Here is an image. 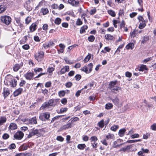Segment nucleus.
<instances>
[{
    "mask_svg": "<svg viewBox=\"0 0 156 156\" xmlns=\"http://www.w3.org/2000/svg\"><path fill=\"white\" fill-rule=\"evenodd\" d=\"M25 122L26 124H36L37 123L36 118L34 117L29 119H27Z\"/></svg>",
    "mask_w": 156,
    "mask_h": 156,
    "instance_id": "1a4fd4ad",
    "label": "nucleus"
},
{
    "mask_svg": "<svg viewBox=\"0 0 156 156\" xmlns=\"http://www.w3.org/2000/svg\"><path fill=\"white\" fill-rule=\"evenodd\" d=\"M149 37L148 36H145L142 38L141 43L142 44L145 43L147 41L149 40Z\"/></svg>",
    "mask_w": 156,
    "mask_h": 156,
    "instance_id": "aec40b11",
    "label": "nucleus"
},
{
    "mask_svg": "<svg viewBox=\"0 0 156 156\" xmlns=\"http://www.w3.org/2000/svg\"><path fill=\"white\" fill-rule=\"evenodd\" d=\"M138 2L139 4L141 6V8H139L138 10L139 11L143 12L144 9L143 7V1H138Z\"/></svg>",
    "mask_w": 156,
    "mask_h": 156,
    "instance_id": "cd10ccee",
    "label": "nucleus"
},
{
    "mask_svg": "<svg viewBox=\"0 0 156 156\" xmlns=\"http://www.w3.org/2000/svg\"><path fill=\"white\" fill-rule=\"evenodd\" d=\"M119 126L118 125H114L111 127V129L113 131H115L119 128Z\"/></svg>",
    "mask_w": 156,
    "mask_h": 156,
    "instance_id": "e433bc0d",
    "label": "nucleus"
},
{
    "mask_svg": "<svg viewBox=\"0 0 156 156\" xmlns=\"http://www.w3.org/2000/svg\"><path fill=\"white\" fill-rule=\"evenodd\" d=\"M148 70V68H147L146 66L142 65L139 69V71H143L145 70Z\"/></svg>",
    "mask_w": 156,
    "mask_h": 156,
    "instance_id": "4be33fe9",
    "label": "nucleus"
},
{
    "mask_svg": "<svg viewBox=\"0 0 156 156\" xmlns=\"http://www.w3.org/2000/svg\"><path fill=\"white\" fill-rule=\"evenodd\" d=\"M6 10V7L2 5H0V14Z\"/></svg>",
    "mask_w": 156,
    "mask_h": 156,
    "instance_id": "4c0bfd02",
    "label": "nucleus"
},
{
    "mask_svg": "<svg viewBox=\"0 0 156 156\" xmlns=\"http://www.w3.org/2000/svg\"><path fill=\"white\" fill-rule=\"evenodd\" d=\"M4 83L8 86L14 87L17 85V81L12 75H7L5 77Z\"/></svg>",
    "mask_w": 156,
    "mask_h": 156,
    "instance_id": "f257e3e1",
    "label": "nucleus"
},
{
    "mask_svg": "<svg viewBox=\"0 0 156 156\" xmlns=\"http://www.w3.org/2000/svg\"><path fill=\"white\" fill-rule=\"evenodd\" d=\"M117 81H111L109 84V88L112 92L115 93V91L119 92V90H121L120 87L117 86L116 85Z\"/></svg>",
    "mask_w": 156,
    "mask_h": 156,
    "instance_id": "f03ea898",
    "label": "nucleus"
},
{
    "mask_svg": "<svg viewBox=\"0 0 156 156\" xmlns=\"http://www.w3.org/2000/svg\"><path fill=\"white\" fill-rule=\"evenodd\" d=\"M88 28V27L87 25L83 26L82 27L80 30V34H82L85 32V30H87Z\"/></svg>",
    "mask_w": 156,
    "mask_h": 156,
    "instance_id": "393cba45",
    "label": "nucleus"
},
{
    "mask_svg": "<svg viewBox=\"0 0 156 156\" xmlns=\"http://www.w3.org/2000/svg\"><path fill=\"white\" fill-rule=\"evenodd\" d=\"M54 100L52 99H51L48 102H46L43 104V106L44 108H45L49 106H51L53 105Z\"/></svg>",
    "mask_w": 156,
    "mask_h": 156,
    "instance_id": "4468645a",
    "label": "nucleus"
},
{
    "mask_svg": "<svg viewBox=\"0 0 156 156\" xmlns=\"http://www.w3.org/2000/svg\"><path fill=\"white\" fill-rule=\"evenodd\" d=\"M98 126L101 128H103L104 126V120L102 119L99 122L98 124Z\"/></svg>",
    "mask_w": 156,
    "mask_h": 156,
    "instance_id": "bb28decb",
    "label": "nucleus"
},
{
    "mask_svg": "<svg viewBox=\"0 0 156 156\" xmlns=\"http://www.w3.org/2000/svg\"><path fill=\"white\" fill-rule=\"evenodd\" d=\"M105 38L107 40H112L113 39V36L109 34H107L105 36Z\"/></svg>",
    "mask_w": 156,
    "mask_h": 156,
    "instance_id": "c756f323",
    "label": "nucleus"
},
{
    "mask_svg": "<svg viewBox=\"0 0 156 156\" xmlns=\"http://www.w3.org/2000/svg\"><path fill=\"white\" fill-rule=\"evenodd\" d=\"M24 136V133L21 131H17L14 135V138L17 140L21 139Z\"/></svg>",
    "mask_w": 156,
    "mask_h": 156,
    "instance_id": "0eeeda50",
    "label": "nucleus"
},
{
    "mask_svg": "<svg viewBox=\"0 0 156 156\" xmlns=\"http://www.w3.org/2000/svg\"><path fill=\"white\" fill-rule=\"evenodd\" d=\"M50 116V113L49 112H45L41 113L39 118L42 121H45L49 120Z\"/></svg>",
    "mask_w": 156,
    "mask_h": 156,
    "instance_id": "39448f33",
    "label": "nucleus"
},
{
    "mask_svg": "<svg viewBox=\"0 0 156 156\" xmlns=\"http://www.w3.org/2000/svg\"><path fill=\"white\" fill-rule=\"evenodd\" d=\"M130 36L131 38H133L136 36V32L135 30L130 33Z\"/></svg>",
    "mask_w": 156,
    "mask_h": 156,
    "instance_id": "69168bd1",
    "label": "nucleus"
},
{
    "mask_svg": "<svg viewBox=\"0 0 156 156\" xmlns=\"http://www.w3.org/2000/svg\"><path fill=\"white\" fill-rule=\"evenodd\" d=\"M126 131L125 129H120L119 132V136L122 137L124 136L125 133Z\"/></svg>",
    "mask_w": 156,
    "mask_h": 156,
    "instance_id": "412c9836",
    "label": "nucleus"
},
{
    "mask_svg": "<svg viewBox=\"0 0 156 156\" xmlns=\"http://www.w3.org/2000/svg\"><path fill=\"white\" fill-rule=\"evenodd\" d=\"M65 94V93L63 90L60 91L58 93V95L60 97L64 96Z\"/></svg>",
    "mask_w": 156,
    "mask_h": 156,
    "instance_id": "ea45409f",
    "label": "nucleus"
},
{
    "mask_svg": "<svg viewBox=\"0 0 156 156\" xmlns=\"http://www.w3.org/2000/svg\"><path fill=\"white\" fill-rule=\"evenodd\" d=\"M73 85L72 83V82H69L66 83L65 84V86L67 87L70 88Z\"/></svg>",
    "mask_w": 156,
    "mask_h": 156,
    "instance_id": "6e6d98bb",
    "label": "nucleus"
},
{
    "mask_svg": "<svg viewBox=\"0 0 156 156\" xmlns=\"http://www.w3.org/2000/svg\"><path fill=\"white\" fill-rule=\"evenodd\" d=\"M34 70L36 74H37V73L42 71H43V69L40 68H36L34 69Z\"/></svg>",
    "mask_w": 156,
    "mask_h": 156,
    "instance_id": "f704fd0d",
    "label": "nucleus"
},
{
    "mask_svg": "<svg viewBox=\"0 0 156 156\" xmlns=\"http://www.w3.org/2000/svg\"><path fill=\"white\" fill-rule=\"evenodd\" d=\"M68 108H61L60 109V113H62L65 112L67 110Z\"/></svg>",
    "mask_w": 156,
    "mask_h": 156,
    "instance_id": "052dcab7",
    "label": "nucleus"
},
{
    "mask_svg": "<svg viewBox=\"0 0 156 156\" xmlns=\"http://www.w3.org/2000/svg\"><path fill=\"white\" fill-rule=\"evenodd\" d=\"M35 58L38 61H41L44 56V53L42 51H38L35 54Z\"/></svg>",
    "mask_w": 156,
    "mask_h": 156,
    "instance_id": "423d86ee",
    "label": "nucleus"
},
{
    "mask_svg": "<svg viewBox=\"0 0 156 156\" xmlns=\"http://www.w3.org/2000/svg\"><path fill=\"white\" fill-rule=\"evenodd\" d=\"M23 91V89L21 88H19L16 89L13 92V95L14 97H16L21 94Z\"/></svg>",
    "mask_w": 156,
    "mask_h": 156,
    "instance_id": "9b49d317",
    "label": "nucleus"
},
{
    "mask_svg": "<svg viewBox=\"0 0 156 156\" xmlns=\"http://www.w3.org/2000/svg\"><path fill=\"white\" fill-rule=\"evenodd\" d=\"M134 45L133 43H129L126 47V48L127 50H132L134 48Z\"/></svg>",
    "mask_w": 156,
    "mask_h": 156,
    "instance_id": "6ab92c4d",
    "label": "nucleus"
},
{
    "mask_svg": "<svg viewBox=\"0 0 156 156\" xmlns=\"http://www.w3.org/2000/svg\"><path fill=\"white\" fill-rule=\"evenodd\" d=\"M142 140L141 139H138L136 140H128L126 141V143H133L135 142H140Z\"/></svg>",
    "mask_w": 156,
    "mask_h": 156,
    "instance_id": "c85d7f7f",
    "label": "nucleus"
},
{
    "mask_svg": "<svg viewBox=\"0 0 156 156\" xmlns=\"http://www.w3.org/2000/svg\"><path fill=\"white\" fill-rule=\"evenodd\" d=\"M28 147V146L23 144L20 146V149L21 151H25L27 149V148Z\"/></svg>",
    "mask_w": 156,
    "mask_h": 156,
    "instance_id": "b1692460",
    "label": "nucleus"
},
{
    "mask_svg": "<svg viewBox=\"0 0 156 156\" xmlns=\"http://www.w3.org/2000/svg\"><path fill=\"white\" fill-rule=\"evenodd\" d=\"M30 46L28 44H26L22 46V48L25 50H27L30 48Z\"/></svg>",
    "mask_w": 156,
    "mask_h": 156,
    "instance_id": "4d7b16f0",
    "label": "nucleus"
},
{
    "mask_svg": "<svg viewBox=\"0 0 156 156\" xmlns=\"http://www.w3.org/2000/svg\"><path fill=\"white\" fill-rule=\"evenodd\" d=\"M7 120V119L5 116H2L0 117V126L2 125L5 123Z\"/></svg>",
    "mask_w": 156,
    "mask_h": 156,
    "instance_id": "a211bd4d",
    "label": "nucleus"
},
{
    "mask_svg": "<svg viewBox=\"0 0 156 156\" xmlns=\"http://www.w3.org/2000/svg\"><path fill=\"white\" fill-rule=\"evenodd\" d=\"M90 140L91 142H95L98 140V138L96 136H93L90 138Z\"/></svg>",
    "mask_w": 156,
    "mask_h": 156,
    "instance_id": "a19ab883",
    "label": "nucleus"
},
{
    "mask_svg": "<svg viewBox=\"0 0 156 156\" xmlns=\"http://www.w3.org/2000/svg\"><path fill=\"white\" fill-rule=\"evenodd\" d=\"M16 148V145L15 144H11L9 146V148L10 149L12 150L13 149H14Z\"/></svg>",
    "mask_w": 156,
    "mask_h": 156,
    "instance_id": "bf43d9fd",
    "label": "nucleus"
},
{
    "mask_svg": "<svg viewBox=\"0 0 156 156\" xmlns=\"http://www.w3.org/2000/svg\"><path fill=\"white\" fill-rule=\"evenodd\" d=\"M26 23L28 24L31 21V18L28 16L25 20Z\"/></svg>",
    "mask_w": 156,
    "mask_h": 156,
    "instance_id": "e2e57ef3",
    "label": "nucleus"
},
{
    "mask_svg": "<svg viewBox=\"0 0 156 156\" xmlns=\"http://www.w3.org/2000/svg\"><path fill=\"white\" fill-rule=\"evenodd\" d=\"M151 59L152 58L151 57H149L143 60L142 61V62L144 63H146L147 62L150 61Z\"/></svg>",
    "mask_w": 156,
    "mask_h": 156,
    "instance_id": "49530a36",
    "label": "nucleus"
},
{
    "mask_svg": "<svg viewBox=\"0 0 156 156\" xmlns=\"http://www.w3.org/2000/svg\"><path fill=\"white\" fill-rule=\"evenodd\" d=\"M69 66H66L61 69L59 73L60 75L64 74L66 72H68L69 71Z\"/></svg>",
    "mask_w": 156,
    "mask_h": 156,
    "instance_id": "9d476101",
    "label": "nucleus"
},
{
    "mask_svg": "<svg viewBox=\"0 0 156 156\" xmlns=\"http://www.w3.org/2000/svg\"><path fill=\"white\" fill-rule=\"evenodd\" d=\"M17 126L16 124L15 123H11L9 127V129L12 130L16 129H17Z\"/></svg>",
    "mask_w": 156,
    "mask_h": 156,
    "instance_id": "dca6fc26",
    "label": "nucleus"
},
{
    "mask_svg": "<svg viewBox=\"0 0 156 156\" xmlns=\"http://www.w3.org/2000/svg\"><path fill=\"white\" fill-rule=\"evenodd\" d=\"M82 24V22L80 19H78L76 21V24L77 25H80Z\"/></svg>",
    "mask_w": 156,
    "mask_h": 156,
    "instance_id": "680f3d73",
    "label": "nucleus"
},
{
    "mask_svg": "<svg viewBox=\"0 0 156 156\" xmlns=\"http://www.w3.org/2000/svg\"><path fill=\"white\" fill-rule=\"evenodd\" d=\"M2 22L6 25H9L12 22V19L10 16H3L0 18Z\"/></svg>",
    "mask_w": 156,
    "mask_h": 156,
    "instance_id": "7ed1b4c3",
    "label": "nucleus"
},
{
    "mask_svg": "<svg viewBox=\"0 0 156 156\" xmlns=\"http://www.w3.org/2000/svg\"><path fill=\"white\" fill-rule=\"evenodd\" d=\"M81 71L85 72L86 73H88V70L86 66H84L81 69Z\"/></svg>",
    "mask_w": 156,
    "mask_h": 156,
    "instance_id": "5fc2aeb1",
    "label": "nucleus"
},
{
    "mask_svg": "<svg viewBox=\"0 0 156 156\" xmlns=\"http://www.w3.org/2000/svg\"><path fill=\"white\" fill-rule=\"evenodd\" d=\"M65 2H67L69 4L74 6H77L79 4L78 1H65Z\"/></svg>",
    "mask_w": 156,
    "mask_h": 156,
    "instance_id": "f8f14e48",
    "label": "nucleus"
},
{
    "mask_svg": "<svg viewBox=\"0 0 156 156\" xmlns=\"http://www.w3.org/2000/svg\"><path fill=\"white\" fill-rule=\"evenodd\" d=\"M108 12L109 14L113 17H115V12L112 10H109Z\"/></svg>",
    "mask_w": 156,
    "mask_h": 156,
    "instance_id": "79ce46f5",
    "label": "nucleus"
},
{
    "mask_svg": "<svg viewBox=\"0 0 156 156\" xmlns=\"http://www.w3.org/2000/svg\"><path fill=\"white\" fill-rule=\"evenodd\" d=\"M111 100L115 105L117 106L119 105V100L117 97H116L114 99H111Z\"/></svg>",
    "mask_w": 156,
    "mask_h": 156,
    "instance_id": "2eb2a0df",
    "label": "nucleus"
},
{
    "mask_svg": "<svg viewBox=\"0 0 156 156\" xmlns=\"http://www.w3.org/2000/svg\"><path fill=\"white\" fill-rule=\"evenodd\" d=\"M74 78L77 81H79L81 78V76L80 74H77L74 77Z\"/></svg>",
    "mask_w": 156,
    "mask_h": 156,
    "instance_id": "864d4df0",
    "label": "nucleus"
},
{
    "mask_svg": "<svg viewBox=\"0 0 156 156\" xmlns=\"http://www.w3.org/2000/svg\"><path fill=\"white\" fill-rule=\"evenodd\" d=\"M9 137V135L6 133H4L2 136L3 139L5 140H6L8 139Z\"/></svg>",
    "mask_w": 156,
    "mask_h": 156,
    "instance_id": "3c124183",
    "label": "nucleus"
},
{
    "mask_svg": "<svg viewBox=\"0 0 156 156\" xmlns=\"http://www.w3.org/2000/svg\"><path fill=\"white\" fill-rule=\"evenodd\" d=\"M56 140L60 142H62L64 140V139L61 136H57Z\"/></svg>",
    "mask_w": 156,
    "mask_h": 156,
    "instance_id": "de8ad7c7",
    "label": "nucleus"
},
{
    "mask_svg": "<svg viewBox=\"0 0 156 156\" xmlns=\"http://www.w3.org/2000/svg\"><path fill=\"white\" fill-rule=\"evenodd\" d=\"M72 123L71 122H69L67 124L62 126L60 129L62 130H66L69 128L72 127Z\"/></svg>",
    "mask_w": 156,
    "mask_h": 156,
    "instance_id": "ddd939ff",
    "label": "nucleus"
},
{
    "mask_svg": "<svg viewBox=\"0 0 156 156\" xmlns=\"http://www.w3.org/2000/svg\"><path fill=\"white\" fill-rule=\"evenodd\" d=\"M90 58L91 56L90 55H87L84 59V62H87L90 60Z\"/></svg>",
    "mask_w": 156,
    "mask_h": 156,
    "instance_id": "09e8293b",
    "label": "nucleus"
},
{
    "mask_svg": "<svg viewBox=\"0 0 156 156\" xmlns=\"http://www.w3.org/2000/svg\"><path fill=\"white\" fill-rule=\"evenodd\" d=\"M138 19L139 20L140 23H143V22H145L144 21V19H143V17L141 16H139L138 17Z\"/></svg>",
    "mask_w": 156,
    "mask_h": 156,
    "instance_id": "338daca9",
    "label": "nucleus"
},
{
    "mask_svg": "<svg viewBox=\"0 0 156 156\" xmlns=\"http://www.w3.org/2000/svg\"><path fill=\"white\" fill-rule=\"evenodd\" d=\"M3 93L5 97H6L9 94V91L7 89H5L4 90Z\"/></svg>",
    "mask_w": 156,
    "mask_h": 156,
    "instance_id": "72a5a7b5",
    "label": "nucleus"
},
{
    "mask_svg": "<svg viewBox=\"0 0 156 156\" xmlns=\"http://www.w3.org/2000/svg\"><path fill=\"white\" fill-rule=\"evenodd\" d=\"M41 12L42 13L43 15H45L48 13V11L47 8H42L41 9Z\"/></svg>",
    "mask_w": 156,
    "mask_h": 156,
    "instance_id": "473e14b6",
    "label": "nucleus"
},
{
    "mask_svg": "<svg viewBox=\"0 0 156 156\" xmlns=\"http://www.w3.org/2000/svg\"><path fill=\"white\" fill-rule=\"evenodd\" d=\"M146 26L145 22H142L140 23V24L139 26V28L140 29H143Z\"/></svg>",
    "mask_w": 156,
    "mask_h": 156,
    "instance_id": "37998d69",
    "label": "nucleus"
},
{
    "mask_svg": "<svg viewBox=\"0 0 156 156\" xmlns=\"http://www.w3.org/2000/svg\"><path fill=\"white\" fill-rule=\"evenodd\" d=\"M67 101L66 98H63L61 101V103L64 105H66L67 103Z\"/></svg>",
    "mask_w": 156,
    "mask_h": 156,
    "instance_id": "0e129e2a",
    "label": "nucleus"
},
{
    "mask_svg": "<svg viewBox=\"0 0 156 156\" xmlns=\"http://www.w3.org/2000/svg\"><path fill=\"white\" fill-rule=\"evenodd\" d=\"M113 105L111 103H108L105 105V108L107 109H110L112 108Z\"/></svg>",
    "mask_w": 156,
    "mask_h": 156,
    "instance_id": "a878e982",
    "label": "nucleus"
},
{
    "mask_svg": "<svg viewBox=\"0 0 156 156\" xmlns=\"http://www.w3.org/2000/svg\"><path fill=\"white\" fill-rule=\"evenodd\" d=\"M34 73L31 72H28L24 75V77L26 79L29 80H32L34 77Z\"/></svg>",
    "mask_w": 156,
    "mask_h": 156,
    "instance_id": "6e6552de",
    "label": "nucleus"
},
{
    "mask_svg": "<svg viewBox=\"0 0 156 156\" xmlns=\"http://www.w3.org/2000/svg\"><path fill=\"white\" fill-rule=\"evenodd\" d=\"M35 135L37 136H40L39 129H31L29 132V134L28 135L27 137L30 138Z\"/></svg>",
    "mask_w": 156,
    "mask_h": 156,
    "instance_id": "20e7f679",
    "label": "nucleus"
},
{
    "mask_svg": "<svg viewBox=\"0 0 156 156\" xmlns=\"http://www.w3.org/2000/svg\"><path fill=\"white\" fill-rule=\"evenodd\" d=\"M55 70L53 67H49L48 68L47 71L50 73H52V72Z\"/></svg>",
    "mask_w": 156,
    "mask_h": 156,
    "instance_id": "603ef678",
    "label": "nucleus"
},
{
    "mask_svg": "<svg viewBox=\"0 0 156 156\" xmlns=\"http://www.w3.org/2000/svg\"><path fill=\"white\" fill-rule=\"evenodd\" d=\"M26 83V82L25 80H21L20 82V83L19 86L20 87H23L24 85Z\"/></svg>",
    "mask_w": 156,
    "mask_h": 156,
    "instance_id": "13d9d810",
    "label": "nucleus"
},
{
    "mask_svg": "<svg viewBox=\"0 0 156 156\" xmlns=\"http://www.w3.org/2000/svg\"><path fill=\"white\" fill-rule=\"evenodd\" d=\"M20 68V66L19 64H16L13 67V69L14 71L15 72H16Z\"/></svg>",
    "mask_w": 156,
    "mask_h": 156,
    "instance_id": "58836bf2",
    "label": "nucleus"
},
{
    "mask_svg": "<svg viewBox=\"0 0 156 156\" xmlns=\"http://www.w3.org/2000/svg\"><path fill=\"white\" fill-rule=\"evenodd\" d=\"M150 129L156 131V123H154L151 125Z\"/></svg>",
    "mask_w": 156,
    "mask_h": 156,
    "instance_id": "a18cd8bd",
    "label": "nucleus"
},
{
    "mask_svg": "<svg viewBox=\"0 0 156 156\" xmlns=\"http://www.w3.org/2000/svg\"><path fill=\"white\" fill-rule=\"evenodd\" d=\"M89 140V137L87 135H84L83 136V140L85 141H87Z\"/></svg>",
    "mask_w": 156,
    "mask_h": 156,
    "instance_id": "774afa93",
    "label": "nucleus"
},
{
    "mask_svg": "<svg viewBox=\"0 0 156 156\" xmlns=\"http://www.w3.org/2000/svg\"><path fill=\"white\" fill-rule=\"evenodd\" d=\"M86 146L85 144H79L77 146V147L80 150H83L85 148Z\"/></svg>",
    "mask_w": 156,
    "mask_h": 156,
    "instance_id": "2f4dec72",
    "label": "nucleus"
},
{
    "mask_svg": "<svg viewBox=\"0 0 156 156\" xmlns=\"http://www.w3.org/2000/svg\"><path fill=\"white\" fill-rule=\"evenodd\" d=\"M131 145H128L127 146H126V147H124L123 148H121L120 150L119 151H123L124 152H126L127 151L129 150L131 147Z\"/></svg>",
    "mask_w": 156,
    "mask_h": 156,
    "instance_id": "5701e85b",
    "label": "nucleus"
},
{
    "mask_svg": "<svg viewBox=\"0 0 156 156\" xmlns=\"http://www.w3.org/2000/svg\"><path fill=\"white\" fill-rule=\"evenodd\" d=\"M139 135L138 134L135 133L134 134L132 135L130 137L132 139H134L136 138L139 137Z\"/></svg>",
    "mask_w": 156,
    "mask_h": 156,
    "instance_id": "8fccbe9b",
    "label": "nucleus"
},
{
    "mask_svg": "<svg viewBox=\"0 0 156 156\" xmlns=\"http://www.w3.org/2000/svg\"><path fill=\"white\" fill-rule=\"evenodd\" d=\"M61 22V19L59 18H57L55 20V23L57 25L60 24Z\"/></svg>",
    "mask_w": 156,
    "mask_h": 156,
    "instance_id": "7c9ffc66",
    "label": "nucleus"
},
{
    "mask_svg": "<svg viewBox=\"0 0 156 156\" xmlns=\"http://www.w3.org/2000/svg\"><path fill=\"white\" fill-rule=\"evenodd\" d=\"M114 138V135L113 134H111L109 133L106 136V138L107 140H108L109 139H113Z\"/></svg>",
    "mask_w": 156,
    "mask_h": 156,
    "instance_id": "c03bdc74",
    "label": "nucleus"
},
{
    "mask_svg": "<svg viewBox=\"0 0 156 156\" xmlns=\"http://www.w3.org/2000/svg\"><path fill=\"white\" fill-rule=\"evenodd\" d=\"M37 24L35 23H33L30 27L29 29L31 32L35 31L36 29Z\"/></svg>",
    "mask_w": 156,
    "mask_h": 156,
    "instance_id": "f3484780",
    "label": "nucleus"
},
{
    "mask_svg": "<svg viewBox=\"0 0 156 156\" xmlns=\"http://www.w3.org/2000/svg\"><path fill=\"white\" fill-rule=\"evenodd\" d=\"M95 39V37L93 35H90L88 38V39L89 41L91 42L94 41Z\"/></svg>",
    "mask_w": 156,
    "mask_h": 156,
    "instance_id": "c9c22d12",
    "label": "nucleus"
}]
</instances>
